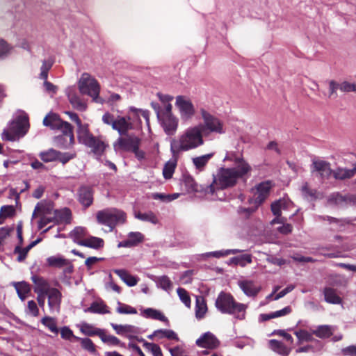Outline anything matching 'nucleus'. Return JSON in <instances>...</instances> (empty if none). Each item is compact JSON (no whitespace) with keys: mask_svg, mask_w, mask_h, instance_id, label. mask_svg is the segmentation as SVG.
Masks as SVG:
<instances>
[{"mask_svg":"<svg viewBox=\"0 0 356 356\" xmlns=\"http://www.w3.org/2000/svg\"><path fill=\"white\" fill-rule=\"evenodd\" d=\"M241 167L221 168L218 172L217 178L213 180V184L209 186L207 193L213 194L216 188L225 189L235 186L239 179L245 178L251 171L247 170L245 165H242Z\"/></svg>","mask_w":356,"mask_h":356,"instance_id":"f257e3e1","label":"nucleus"},{"mask_svg":"<svg viewBox=\"0 0 356 356\" xmlns=\"http://www.w3.org/2000/svg\"><path fill=\"white\" fill-rule=\"evenodd\" d=\"M204 134L197 126L188 128L185 132L180 136L178 140H172L170 143V151L175 155L182 152H186L195 149L203 145Z\"/></svg>","mask_w":356,"mask_h":356,"instance_id":"f03ea898","label":"nucleus"},{"mask_svg":"<svg viewBox=\"0 0 356 356\" xmlns=\"http://www.w3.org/2000/svg\"><path fill=\"white\" fill-rule=\"evenodd\" d=\"M29 129L28 115L24 111H20L9 122L8 129H4L1 134V138L3 140L15 141L24 137Z\"/></svg>","mask_w":356,"mask_h":356,"instance_id":"7ed1b4c3","label":"nucleus"},{"mask_svg":"<svg viewBox=\"0 0 356 356\" xmlns=\"http://www.w3.org/2000/svg\"><path fill=\"white\" fill-rule=\"evenodd\" d=\"M215 305L217 309L222 314L234 315L236 318L240 320L245 318L246 306L244 304L236 302L229 293L220 292L216 300Z\"/></svg>","mask_w":356,"mask_h":356,"instance_id":"20e7f679","label":"nucleus"},{"mask_svg":"<svg viewBox=\"0 0 356 356\" xmlns=\"http://www.w3.org/2000/svg\"><path fill=\"white\" fill-rule=\"evenodd\" d=\"M97 220L99 224L108 226L109 232H112L116 225L125 222L126 213L117 209H106L97 213Z\"/></svg>","mask_w":356,"mask_h":356,"instance_id":"39448f33","label":"nucleus"},{"mask_svg":"<svg viewBox=\"0 0 356 356\" xmlns=\"http://www.w3.org/2000/svg\"><path fill=\"white\" fill-rule=\"evenodd\" d=\"M76 134L79 142L92 148L95 153L99 154L104 150V143L90 132L88 124H78Z\"/></svg>","mask_w":356,"mask_h":356,"instance_id":"423d86ee","label":"nucleus"},{"mask_svg":"<svg viewBox=\"0 0 356 356\" xmlns=\"http://www.w3.org/2000/svg\"><path fill=\"white\" fill-rule=\"evenodd\" d=\"M79 89L81 94L87 95L97 103H102L99 97L100 87L96 79L90 74L83 73L79 81Z\"/></svg>","mask_w":356,"mask_h":356,"instance_id":"0eeeda50","label":"nucleus"},{"mask_svg":"<svg viewBox=\"0 0 356 356\" xmlns=\"http://www.w3.org/2000/svg\"><path fill=\"white\" fill-rule=\"evenodd\" d=\"M203 123L197 127L200 128L201 131L204 136L210 133L223 134V123L216 117L211 115L204 109L200 111Z\"/></svg>","mask_w":356,"mask_h":356,"instance_id":"6e6552de","label":"nucleus"},{"mask_svg":"<svg viewBox=\"0 0 356 356\" xmlns=\"http://www.w3.org/2000/svg\"><path fill=\"white\" fill-rule=\"evenodd\" d=\"M102 121L104 124L111 126L112 129L117 131L120 136L127 135L129 130L133 129L132 123L126 117L121 115L115 117L108 112L103 115Z\"/></svg>","mask_w":356,"mask_h":356,"instance_id":"1a4fd4ad","label":"nucleus"},{"mask_svg":"<svg viewBox=\"0 0 356 356\" xmlns=\"http://www.w3.org/2000/svg\"><path fill=\"white\" fill-rule=\"evenodd\" d=\"M327 202L329 205L346 208L356 204V195L346 194L343 195L339 192H334L327 196Z\"/></svg>","mask_w":356,"mask_h":356,"instance_id":"9d476101","label":"nucleus"},{"mask_svg":"<svg viewBox=\"0 0 356 356\" xmlns=\"http://www.w3.org/2000/svg\"><path fill=\"white\" fill-rule=\"evenodd\" d=\"M175 106L178 108L181 118L188 120L195 114V108L191 100L186 97L179 95L176 97Z\"/></svg>","mask_w":356,"mask_h":356,"instance_id":"9b49d317","label":"nucleus"},{"mask_svg":"<svg viewBox=\"0 0 356 356\" xmlns=\"http://www.w3.org/2000/svg\"><path fill=\"white\" fill-rule=\"evenodd\" d=\"M140 140L136 136L129 135L126 137H119L113 143L115 152L126 151L132 152L136 146H139Z\"/></svg>","mask_w":356,"mask_h":356,"instance_id":"f8f14e48","label":"nucleus"},{"mask_svg":"<svg viewBox=\"0 0 356 356\" xmlns=\"http://www.w3.org/2000/svg\"><path fill=\"white\" fill-rule=\"evenodd\" d=\"M238 286L242 291L250 298H254L261 290V286L252 280H241L238 281Z\"/></svg>","mask_w":356,"mask_h":356,"instance_id":"ddd939ff","label":"nucleus"},{"mask_svg":"<svg viewBox=\"0 0 356 356\" xmlns=\"http://www.w3.org/2000/svg\"><path fill=\"white\" fill-rule=\"evenodd\" d=\"M144 118L146 124L149 126V112L147 110L139 109L135 107L129 108V115L127 120L132 123V125H139L141 124L140 118Z\"/></svg>","mask_w":356,"mask_h":356,"instance_id":"4468645a","label":"nucleus"},{"mask_svg":"<svg viewBox=\"0 0 356 356\" xmlns=\"http://www.w3.org/2000/svg\"><path fill=\"white\" fill-rule=\"evenodd\" d=\"M197 346L209 349L216 348L220 341L211 332H207L202 334L195 341Z\"/></svg>","mask_w":356,"mask_h":356,"instance_id":"2eb2a0df","label":"nucleus"},{"mask_svg":"<svg viewBox=\"0 0 356 356\" xmlns=\"http://www.w3.org/2000/svg\"><path fill=\"white\" fill-rule=\"evenodd\" d=\"M166 134L173 135L177 130L178 120L173 115H162L158 118Z\"/></svg>","mask_w":356,"mask_h":356,"instance_id":"dca6fc26","label":"nucleus"},{"mask_svg":"<svg viewBox=\"0 0 356 356\" xmlns=\"http://www.w3.org/2000/svg\"><path fill=\"white\" fill-rule=\"evenodd\" d=\"M48 305L49 311L51 313L59 312L60 308L62 294L60 291L56 289L51 288L47 293Z\"/></svg>","mask_w":356,"mask_h":356,"instance_id":"f3484780","label":"nucleus"},{"mask_svg":"<svg viewBox=\"0 0 356 356\" xmlns=\"http://www.w3.org/2000/svg\"><path fill=\"white\" fill-rule=\"evenodd\" d=\"M66 95L72 106L79 111H83L86 109V102L78 95L75 87H68L66 89Z\"/></svg>","mask_w":356,"mask_h":356,"instance_id":"a211bd4d","label":"nucleus"},{"mask_svg":"<svg viewBox=\"0 0 356 356\" xmlns=\"http://www.w3.org/2000/svg\"><path fill=\"white\" fill-rule=\"evenodd\" d=\"M78 200L85 208L89 207L93 202V190L91 187L82 186L78 190Z\"/></svg>","mask_w":356,"mask_h":356,"instance_id":"6ab92c4d","label":"nucleus"},{"mask_svg":"<svg viewBox=\"0 0 356 356\" xmlns=\"http://www.w3.org/2000/svg\"><path fill=\"white\" fill-rule=\"evenodd\" d=\"M271 184L269 181H264L259 184L256 187V193L254 195L253 201L257 205L261 204L268 196Z\"/></svg>","mask_w":356,"mask_h":356,"instance_id":"aec40b11","label":"nucleus"},{"mask_svg":"<svg viewBox=\"0 0 356 356\" xmlns=\"http://www.w3.org/2000/svg\"><path fill=\"white\" fill-rule=\"evenodd\" d=\"M110 325L118 334L124 336L130 339L135 338L133 334L138 333V328L132 325H118L113 323H111Z\"/></svg>","mask_w":356,"mask_h":356,"instance_id":"412c9836","label":"nucleus"},{"mask_svg":"<svg viewBox=\"0 0 356 356\" xmlns=\"http://www.w3.org/2000/svg\"><path fill=\"white\" fill-rule=\"evenodd\" d=\"M144 239V236L139 232H131L127 235V239L120 241L118 248H131L136 246Z\"/></svg>","mask_w":356,"mask_h":356,"instance_id":"4be33fe9","label":"nucleus"},{"mask_svg":"<svg viewBox=\"0 0 356 356\" xmlns=\"http://www.w3.org/2000/svg\"><path fill=\"white\" fill-rule=\"evenodd\" d=\"M312 171L318 172L322 179H327L332 175L330 163L324 161H314Z\"/></svg>","mask_w":356,"mask_h":356,"instance_id":"5701e85b","label":"nucleus"},{"mask_svg":"<svg viewBox=\"0 0 356 356\" xmlns=\"http://www.w3.org/2000/svg\"><path fill=\"white\" fill-rule=\"evenodd\" d=\"M224 161H231L233 163V166L234 168H241V165H245L247 166V170H252V168L251 166L249 165V163L244 160V159L243 158V156L241 155H239L236 152H227L225 159H224Z\"/></svg>","mask_w":356,"mask_h":356,"instance_id":"b1692460","label":"nucleus"},{"mask_svg":"<svg viewBox=\"0 0 356 356\" xmlns=\"http://www.w3.org/2000/svg\"><path fill=\"white\" fill-rule=\"evenodd\" d=\"M54 143L58 148L64 149H70L74 145V137L59 134L54 138Z\"/></svg>","mask_w":356,"mask_h":356,"instance_id":"393cba45","label":"nucleus"},{"mask_svg":"<svg viewBox=\"0 0 356 356\" xmlns=\"http://www.w3.org/2000/svg\"><path fill=\"white\" fill-rule=\"evenodd\" d=\"M356 174V163L353 165L352 169H347L343 168H338L332 170V175L335 179L344 180L350 179L355 176Z\"/></svg>","mask_w":356,"mask_h":356,"instance_id":"a878e982","label":"nucleus"},{"mask_svg":"<svg viewBox=\"0 0 356 356\" xmlns=\"http://www.w3.org/2000/svg\"><path fill=\"white\" fill-rule=\"evenodd\" d=\"M31 280L35 284V293H47L52 288L50 287L47 280L42 277L33 275Z\"/></svg>","mask_w":356,"mask_h":356,"instance_id":"bb28decb","label":"nucleus"},{"mask_svg":"<svg viewBox=\"0 0 356 356\" xmlns=\"http://www.w3.org/2000/svg\"><path fill=\"white\" fill-rule=\"evenodd\" d=\"M179 154H176L175 155L174 154H172V157L168 162L165 163L163 169V175L165 179H168L172 177L175 168L177 166Z\"/></svg>","mask_w":356,"mask_h":356,"instance_id":"cd10ccee","label":"nucleus"},{"mask_svg":"<svg viewBox=\"0 0 356 356\" xmlns=\"http://www.w3.org/2000/svg\"><path fill=\"white\" fill-rule=\"evenodd\" d=\"M84 311L85 312L99 314H105L110 313V311L107 305L104 303V302L102 300H99V301H95L92 302L90 306L88 308L86 309Z\"/></svg>","mask_w":356,"mask_h":356,"instance_id":"c85d7f7f","label":"nucleus"},{"mask_svg":"<svg viewBox=\"0 0 356 356\" xmlns=\"http://www.w3.org/2000/svg\"><path fill=\"white\" fill-rule=\"evenodd\" d=\"M336 327L329 325H318L312 334L321 339H326L332 336L335 331Z\"/></svg>","mask_w":356,"mask_h":356,"instance_id":"c756f323","label":"nucleus"},{"mask_svg":"<svg viewBox=\"0 0 356 356\" xmlns=\"http://www.w3.org/2000/svg\"><path fill=\"white\" fill-rule=\"evenodd\" d=\"M114 273L129 286H134L138 283V279L124 269H116Z\"/></svg>","mask_w":356,"mask_h":356,"instance_id":"7c9ffc66","label":"nucleus"},{"mask_svg":"<svg viewBox=\"0 0 356 356\" xmlns=\"http://www.w3.org/2000/svg\"><path fill=\"white\" fill-rule=\"evenodd\" d=\"M195 317L197 319H202L204 317L205 314L207 312V306L206 301L203 296H195Z\"/></svg>","mask_w":356,"mask_h":356,"instance_id":"2f4dec72","label":"nucleus"},{"mask_svg":"<svg viewBox=\"0 0 356 356\" xmlns=\"http://www.w3.org/2000/svg\"><path fill=\"white\" fill-rule=\"evenodd\" d=\"M270 348L282 356H288L291 352V349L287 348L282 341L276 339H270L268 341Z\"/></svg>","mask_w":356,"mask_h":356,"instance_id":"473e14b6","label":"nucleus"},{"mask_svg":"<svg viewBox=\"0 0 356 356\" xmlns=\"http://www.w3.org/2000/svg\"><path fill=\"white\" fill-rule=\"evenodd\" d=\"M149 277L156 283L157 287L168 292L172 290V282L168 276L162 275L156 277L151 275Z\"/></svg>","mask_w":356,"mask_h":356,"instance_id":"72a5a7b5","label":"nucleus"},{"mask_svg":"<svg viewBox=\"0 0 356 356\" xmlns=\"http://www.w3.org/2000/svg\"><path fill=\"white\" fill-rule=\"evenodd\" d=\"M72 213L70 209L65 207L61 209H55L54 211V217L56 222L69 223L71 219Z\"/></svg>","mask_w":356,"mask_h":356,"instance_id":"f704fd0d","label":"nucleus"},{"mask_svg":"<svg viewBox=\"0 0 356 356\" xmlns=\"http://www.w3.org/2000/svg\"><path fill=\"white\" fill-rule=\"evenodd\" d=\"M213 153H209L200 156L194 157L192 159V162L196 170L198 171H203L205 166L209 163V160L213 156Z\"/></svg>","mask_w":356,"mask_h":356,"instance_id":"c9c22d12","label":"nucleus"},{"mask_svg":"<svg viewBox=\"0 0 356 356\" xmlns=\"http://www.w3.org/2000/svg\"><path fill=\"white\" fill-rule=\"evenodd\" d=\"M80 245L99 250L104 247V241L101 238L90 236L85 238L83 243H80Z\"/></svg>","mask_w":356,"mask_h":356,"instance_id":"e433bc0d","label":"nucleus"},{"mask_svg":"<svg viewBox=\"0 0 356 356\" xmlns=\"http://www.w3.org/2000/svg\"><path fill=\"white\" fill-rule=\"evenodd\" d=\"M319 218L328 221L330 224H334L338 230H342L346 225L350 222L348 218H336L329 216H319Z\"/></svg>","mask_w":356,"mask_h":356,"instance_id":"4c0bfd02","label":"nucleus"},{"mask_svg":"<svg viewBox=\"0 0 356 356\" xmlns=\"http://www.w3.org/2000/svg\"><path fill=\"white\" fill-rule=\"evenodd\" d=\"M61 121L62 120L58 115L55 113H49L44 118L43 124L45 127H50L51 129H56L57 127H59V124Z\"/></svg>","mask_w":356,"mask_h":356,"instance_id":"58836bf2","label":"nucleus"},{"mask_svg":"<svg viewBox=\"0 0 356 356\" xmlns=\"http://www.w3.org/2000/svg\"><path fill=\"white\" fill-rule=\"evenodd\" d=\"M102 330L103 329L95 327L92 325L87 323H83L80 328L81 332L86 336H98L99 337L102 332Z\"/></svg>","mask_w":356,"mask_h":356,"instance_id":"ea45409f","label":"nucleus"},{"mask_svg":"<svg viewBox=\"0 0 356 356\" xmlns=\"http://www.w3.org/2000/svg\"><path fill=\"white\" fill-rule=\"evenodd\" d=\"M86 234V229L82 227H76L70 233V237L73 241L80 245V243L84 241Z\"/></svg>","mask_w":356,"mask_h":356,"instance_id":"a19ab883","label":"nucleus"},{"mask_svg":"<svg viewBox=\"0 0 356 356\" xmlns=\"http://www.w3.org/2000/svg\"><path fill=\"white\" fill-rule=\"evenodd\" d=\"M325 300L331 304L338 305L341 302V298L337 295L334 289L327 287L324 289Z\"/></svg>","mask_w":356,"mask_h":356,"instance_id":"79ce46f5","label":"nucleus"},{"mask_svg":"<svg viewBox=\"0 0 356 356\" xmlns=\"http://www.w3.org/2000/svg\"><path fill=\"white\" fill-rule=\"evenodd\" d=\"M143 315L148 318L166 321V317L159 310L152 308H147L143 311Z\"/></svg>","mask_w":356,"mask_h":356,"instance_id":"37998d69","label":"nucleus"},{"mask_svg":"<svg viewBox=\"0 0 356 356\" xmlns=\"http://www.w3.org/2000/svg\"><path fill=\"white\" fill-rule=\"evenodd\" d=\"M134 216L140 220L149 222L154 225L157 224L159 222L156 216L152 211H148L147 213L135 211Z\"/></svg>","mask_w":356,"mask_h":356,"instance_id":"c03bdc74","label":"nucleus"},{"mask_svg":"<svg viewBox=\"0 0 356 356\" xmlns=\"http://www.w3.org/2000/svg\"><path fill=\"white\" fill-rule=\"evenodd\" d=\"M58 151L54 149H49L47 151L41 152L39 156L41 160L45 163L53 162L58 159Z\"/></svg>","mask_w":356,"mask_h":356,"instance_id":"a18cd8bd","label":"nucleus"},{"mask_svg":"<svg viewBox=\"0 0 356 356\" xmlns=\"http://www.w3.org/2000/svg\"><path fill=\"white\" fill-rule=\"evenodd\" d=\"M301 192L303 197L309 201H314L317 199L316 190L310 188L307 182L302 185Z\"/></svg>","mask_w":356,"mask_h":356,"instance_id":"49530a36","label":"nucleus"},{"mask_svg":"<svg viewBox=\"0 0 356 356\" xmlns=\"http://www.w3.org/2000/svg\"><path fill=\"white\" fill-rule=\"evenodd\" d=\"M287 202L285 200H279L271 204V211L274 216L280 217L282 214V209L287 207Z\"/></svg>","mask_w":356,"mask_h":356,"instance_id":"de8ad7c7","label":"nucleus"},{"mask_svg":"<svg viewBox=\"0 0 356 356\" xmlns=\"http://www.w3.org/2000/svg\"><path fill=\"white\" fill-rule=\"evenodd\" d=\"M48 266L54 268H61L67 264V259L62 257L51 256L47 259Z\"/></svg>","mask_w":356,"mask_h":356,"instance_id":"09e8293b","label":"nucleus"},{"mask_svg":"<svg viewBox=\"0 0 356 356\" xmlns=\"http://www.w3.org/2000/svg\"><path fill=\"white\" fill-rule=\"evenodd\" d=\"M75 339L80 341L81 347L84 350L88 351L91 354L95 355L97 353L95 345L90 339L75 337Z\"/></svg>","mask_w":356,"mask_h":356,"instance_id":"8fccbe9b","label":"nucleus"},{"mask_svg":"<svg viewBox=\"0 0 356 356\" xmlns=\"http://www.w3.org/2000/svg\"><path fill=\"white\" fill-rule=\"evenodd\" d=\"M153 335H159V339L167 338L168 339L179 340L177 334L172 330H157L153 332Z\"/></svg>","mask_w":356,"mask_h":356,"instance_id":"3c124183","label":"nucleus"},{"mask_svg":"<svg viewBox=\"0 0 356 356\" xmlns=\"http://www.w3.org/2000/svg\"><path fill=\"white\" fill-rule=\"evenodd\" d=\"M54 211L51 203H38L35 207V211H38L41 216L50 215Z\"/></svg>","mask_w":356,"mask_h":356,"instance_id":"603ef678","label":"nucleus"},{"mask_svg":"<svg viewBox=\"0 0 356 356\" xmlns=\"http://www.w3.org/2000/svg\"><path fill=\"white\" fill-rule=\"evenodd\" d=\"M294 334L298 338V344H300L304 341H312L314 339L312 334L305 330H296Z\"/></svg>","mask_w":356,"mask_h":356,"instance_id":"864d4df0","label":"nucleus"},{"mask_svg":"<svg viewBox=\"0 0 356 356\" xmlns=\"http://www.w3.org/2000/svg\"><path fill=\"white\" fill-rule=\"evenodd\" d=\"M250 204H252V207L245 208L243 207H240L238 209V213L243 218H248L258 208L259 205H257L253 199L250 202Z\"/></svg>","mask_w":356,"mask_h":356,"instance_id":"5fc2aeb1","label":"nucleus"},{"mask_svg":"<svg viewBox=\"0 0 356 356\" xmlns=\"http://www.w3.org/2000/svg\"><path fill=\"white\" fill-rule=\"evenodd\" d=\"M54 63V60L51 58L44 60L42 61V66L40 67V78L43 80H46L48 78V72L51 68Z\"/></svg>","mask_w":356,"mask_h":356,"instance_id":"6e6d98bb","label":"nucleus"},{"mask_svg":"<svg viewBox=\"0 0 356 356\" xmlns=\"http://www.w3.org/2000/svg\"><path fill=\"white\" fill-rule=\"evenodd\" d=\"M41 323L53 333L56 334L58 333L59 330L57 327L55 318L49 316H45L42 318Z\"/></svg>","mask_w":356,"mask_h":356,"instance_id":"4d7b16f0","label":"nucleus"},{"mask_svg":"<svg viewBox=\"0 0 356 356\" xmlns=\"http://www.w3.org/2000/svg\"><path fill=\"white\" fill-rule=\"evenodd\" d=\"M138 341L143 342V346L150 351L154 356H162V352L161 348L155 343L145 341L143 339H138Z\"/></svg>","mask_w":356,"mask_h":356,"instance_id":"13d9d810","label":"nucleus"},{"mask_svg":"<svg viewBox=\"0 0 356 356\" xmlns=\"http://www.w3.org/2000/svg\"><path fill=\"white\" fill-rule=\"evenodd\" d=\"M116 312L120 314H136L137 310L136 308L126 305L124 303H122L120 302H118V307L116 308Z\"/></svg>","mask_w":356,"mask_h":356,"instance_id":"bf43d9fd","label":"nucleus"},{"mask_svg":"<svg viewBox=\"0 0 356 356\" xmlns=\"http://www.w3.org/2000/svg\"><path fill=\"white\" fill-rule=\"evenodd\" d=\"M180 196V193H172V194H163L156 193L152 195V197L154 200H160L165 202H170L176 199H177Z\"/></svg>","mask_w":356,"mask_h":356,"instance_id":"052dcab7","label":"nucleus"},{"mask_svg":"<svg viewBox=\"0 0 356 356\" xmlns=\"http://www.w3.org/2000/svg\"><path fill=\"white\" fill-rule=\"evenodd\" d=\"M231 261L236 265H240L243 267L246 266V264L252 263V257L249 254H245L232 258Z\"/></svg>","mask_w":356,"mask_h":356,"instance_id":"680f3d73","label":"nucleus"},{"mask_svg":"<svg viewBox=\"0 0 356 356\" xmlns=\"http://www.w3.org/2000/svg\"><path fill=\"white\" fill-rule=\"evenodd\" d=\"M99 338L102 342L111 345L118 346L120 343V339L116 337L113 335H107L106 334V331L104 329L102 330V332L101 333Z\"/></svg>","mask_w":356,"mask_h":356,"instance_id":"e2e57ef3","label":"nucleus"},{"mask_svg":"<svg viewBox=\"0 0 356 356\" xmlns=\"http://www.w3.org/2000/svg\"><path fill=\"white\" fill-rule=\"evenodd\" d=\"M177 295L180 299V300L184 304V305L188 308L191 307V298L188 295V293L186 289L181 287H179L177 289Z\"/></svg>","mask_w":356,"mask_h":356,"instance_id":"0e129e2a","label":"nucleus"},{"mask_svg":"<svg viewBox=\"0 0 356 356\" xmlns=\"http://www.w3.org/2000/svg\"><path fill=\"white\" fill-rule=\"evenodd\" d=\"M56 129L59 130L62 135H67L69 136H72V137H74L72 126L66 121L62 120L59 124V127H57Z\"/></svg>","mask_w":356,"mask_h":356,"instance_id":"69168bd1","label":"nucleus"},{"mask_svg":"<svg viewBox=\"0 0 356 356\" xmlns=\"http://www.w3.org/2000/svg\"><path fill=\"white\" fill-rule=\"evenodd\" d=\"M339 89L345 92H356V84L348 81H343L339 86Z\"/></svg>","mask_w":356,"mask_h":356,"instance_id":"338daca9","label":"nucleus"},{"mask_svg":"<svg viewBox=\"0 0 356 356\" xmlns=\"http://www.w3.org/2000/svg\"><path fill=\"white\" fill-rule=\"evenodd\" d=\"M76 156L75 153L61 152L58 151V159L63 164L67 163L69 161L74 159Z\"/></svg>","mask_w":356,"mask_h":356,"instance_id":"774afa93","label":"nucleus"}]
</instances>
